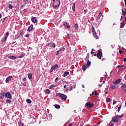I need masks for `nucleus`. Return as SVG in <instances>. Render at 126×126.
<instances>
[{
	"label": "nucleus",
	"instance_id": "obj_8",
	"mask_svg": "<svg viewBox=\"0 0 126 126\" xmlns=\"http://www.w3.org/2000/svg\"><path fill=\"white\" fill-rule=\"evenodd\" d=\"M92 32L95 39H98V36L97 35L96 32H95V30L94 29V27H92Z\"/></svg>",
	"mask_w": 126,
	"mask_h": 126
},
{
	"label": "nucleus",
	"instance_id": "obj_25",
	"mask_svg": "<svg viewBox=\"0 0 126 126\" xmlns=\"http://www.w3.org/2000/svg\"><path fill=\"white\" fill-rule=\"evenodd\" d=\"M54 107L56 108V109H60V108H61V106L59 105V104L54 105Z\"/></svg>",
	"mask_w": 126,
	"mask_h": 126
},
{
	"label": "nucleus",
	"instance_id": "obj_18",
	"mask_svg": "<svg viewBox=\"0 0 126 126\" xmlns=\"http://www.w3.org/2000/svg\"><path fill=\"white\" fill-rule=\"evenodd\" d=\"M24 32V31H21L20 32V35L18 36L17 39H19V38H21L22 36H23V33Z\"/></svg>",
	"mask_w": 126,
	"mask_h": 126
},
{
	"label": "nucleus",
	"instance_id": "obj_44",
	"mask_svg": "<svg viewBox=\"0 0 126 126\" xmlns=\"http://www.w3.org/2000/svg\"><path fill=\"white\" fill-rule=\"evenodd\" d=\"M29 36H30V34H27L25 35V37H27V38H28V37H29Z\"/></svg>",
	"mask_w": 126,
	"mask_h": 126
},
{
	"label": "nucleus",
	"instance_id": "obj_41",
	"mask_svg": "<svg viewBox=\"0 0 126 126\" xmlns=\"http://www.w3.org/2000/svg\"><path fill=\"white\" fill-rule=\"evenodd\" d=\"M24 1L25 2V3L26 4V3H27V2H28V0H24Z\"/></svg>",
	"mask_w": 126,
	"mask_h": 126
},
{
	"label": "nucleus",
	"instance_id": "obj_11",
	"mask_svg": "<svg viewBox=\"0 0 126 126\" xmlns=\"http://www.w3.org/2000/svg\"><path fill=\"white\" fill-rule=\"evenodd\" d=\"M63 25H64V26L68 28V29H69L70 28V26H69L68 23H67V22H63Z\"/></svg>",
	"mask_w": 126,
	"mask_h": 126
},
{
	"label": "nucleus",
	"instance_id": "obj_46",
	"mask_svg": "<svg viewBox=\"0 0 126 126\" xmlns=\"http://www.w3.org/2000/svg\"><path fill=\"white\" fill-rule=\"evenodd\" d=\"M115 104H117V101H116V100L114 101V102L113 103V105H115Z\"/></svg>",
	"mask_w": 126,
	"mask_h": 126
},
{
	"label": "nucleus",
	"instance_id": "obj_34",
	"mask_svg": "<svg viewBox=\"0 0 126 126\" xmlns=\"http://www.w3.org/2000/svg\"><path fill=\"white\" fill-rule=\"evenodd\" d=\"M65 49L63 47H61L60 48L59 51L62 52V51H64Z\"/></svg>",
	"mask_w": 126,
	"mask_h": 126
},
{
	"label": "nucleus",
	"instance_id": "obj_36",
	"mask_svg": "<svg viewBox=\"0 0 126 126\" xmlns=\"http://www.w3.org/2000/svg\"><path fill=\"white\" fill-rule=\"evenodd\" d=\"M106 102H107L108 103H109V102H110V98H109V97L106 98Z\"/></svg>",
	"mask_w": 126,
	"mask_h": 126
},
{
	"label": "nucleus",
	"instance_id": "obj_4",
	"mask_svg": "<svg viewBox=\"0 0 126 126\" xmlns=\"http://www.w3.org/2000/svg\"><path fill=\"white\" fill-rule=\"evenodd\" d=\"M58 68H59V65L56 64L51 67L50 72H53V70H56L58 69Z\"/></svg>",
	"mask_w": 126,
	"mask_h": 126
},
{
	"label": "nucleus",
	"instance_id": "obj_1",
	"mask_svg": "<svg viewBox=\"0 0 126 126\" xmlns=\"http://www.w3.org/2000/svg\"><path fill=\"white\" fill-rule=\"evenodd\" d=\"M53 7L54 9H58L59 8V6L61 5V1L60 0H53Z\"/></svg>",
	"mask_w": 126,
	"mask_h": 126
},
{
	"label": "nucleus",
	"instance_id": "obj_20",
	"mask_svg": "<svg viewBox=\"0 0 126 126\" xmlns=\"http://www.w3.org/2000/svg\"><path fill=\"white\" fill-rule=\"evenodd\" d=\"M121 82V79H118L115 82H114L113 83L114 84H118Z\"/></svg>",
	"mask_w": 126,
	"mask_h": 126
},
{
	"label": "nucleus",
	"instance_id": "obj_27",
	"mask_svg": "<svg viewBox=\"0 0 126 126\" xmlns=\"http://www.w3.org/2000/svg\"><path fill=\"white\" fill-rule=\"evenodd\" d=\"M72 10L74 11L75 10V3H73V4L72 6Z\"/></svg>",
	"mask_w": 126,
	"mask_h": 126
},
{
	"label": "nucleus",
	"instance_id": "obj_23",
	"mask_svg": "<svg viewBox=\"0 0 126 126\" xmlns=\"http://www.w3.org/2000/svg\"><path fill=\"white\" fill-rule=\"evenodd\" d=\"M92 95H95V96H97V95H98V93H97V91H94V92L92 93Z\"/></svg>",
	"mask_w": 126,
	"mask_h": 126
},
{
	"label": "nucleus",
	"instance_id": "obj_10",
	"mask_svg": "<svg viewBox=\"0 0 126 126\" xmlns=\"http://www.w3.org/2000/svg\"><path fill=\"white\" fill-rule=\"evenodd\" d=\"M101 16H102V12H100L98 16L96 18V20L97 21H99V20H100V21H102V19H100V18H101Z\"/></svg>",
	"mask_w": 126,
	"mask_h": 126
},
{
	"label": "nucleus",
	"instance_id": "obj_47",
	"mask_svg": "<svg viewBox=\"0 0 126 126\" xmlns=\"http://www.w3.org/2000/svg\"><path fill=\"white\" fill-rule=\"evenodd\" d=\"M58 80H59V77H57V78L55 79V82H57V81H58Z\"/></svg>",
	"mask_w": 126,
	"mask_h": 126
},
{
	"label": "nucleus",
	"instance_id": "obj_22",
	"mask_svg": "<svg viewBox=\"0 0 126 126\" xmlns=\"http://www.w3.org/2000/svg\"><path fill=\"white\" fill-rule=\"evenodd\" d=\"M68 74H69V72L65 71L63 73V77H65V76H67V75H68Z\"/></svg>",
	"mask_w": 126,
	"mask_h": 126
},
{
	"label": "nucleus",
	"instance_id": "obj_21",
	"mask_svg": "<svg viewBox=\"0 0 126 126\" xmlns=\"http://www.w3.org/2000/svg\"><path fill=\"white\" fill-rule=\"evenodd\" d=\"M56 87H57L56 85L52 84L49 87V89H53V88H56Z\"/></svg>",
	"mask_w": 126,
	"mask_h": 126
},
{
	"label": "nucleus",
	"instance_id": "obj_28",
	"mask_svg": "<svg viewBox=\"0 0 126 126\" xmlns=\"http://www.w3.org/2000/svg\"><path fill=\"white\" fill-rule=\"evenodd\" d=\"M27 103H29V104H31L32 103V101L30 99H27Z\"/></svg>",
	"mask_w": 126,
	"mask_h": 126
},
{
	"label": "nucleus",
	"instance_id": "obj_13",
	"mask_svg": "<svg viewBox=\"0 0 126 126\" xmlns=\"http://www.w3.org/2000/svg\"><path fill=\"white\" fill-rule=\"evenodd\" d=\"M112 120L113 121V122H114V123H118L119 122V119H118V117H117L116 116H115V117H113Z\"/></svg>",
	"mask_w": 126,
	"mask_h": 126
},
{
	"label": "nucleus",
	"instance_id": "obj_54",
	"mask_svg": "<svg viewBox=\"0 0 126 126\" xmlns=\"http://www.w3.org/2000/svg\"><path fill=\"white\" fill-rule=\"evenodd\" d=\"M32 119L33 122H35V119H34V118H32Z\"/></svg>",
	"mask_w": 126,
	"mask_h": 126
},
{
	"label": "nucleus",
	"instance_id": "obj_12",
	"mask_svg": "<svg viewBox=\"0 0 126 126\" xmlns=\"http://www.w3.org/2000/svg\"><path fill=\"white\" fill-rule=\"evenodd\" d=\"M8 59H9V60H16L17 57L10 55L8 56Z\"/></svg>",
	"mask_w": 126,
	"mask_h": 126
},
{
	"label": "nucleus",
	"instance_id": "obj_60",
	"mask_svg": "<svg viewBox=\"0 0 126 126\" xmlns=\"http://www.w3.org/2000/svg\"><path fill=\"white\" fill-rule=\"evenodd\" d=\"M82 88H85V87L84 86V85H82Z\"/></svg>",
	"mask_w": 126,
	"mask_h": 126
},
{
	"label": "nucleus",
	"instance_id": "obj_55",
	"mask_svg": "<svg viewBox=\"0 0 126 126\" xmlns=\"http://www.w3.org/2000/svg\"><path fill=\"white\" fill-rule=\"evenodd\" d=\"M94 52H93V51H91V54H92V55L93 54H94Z\"/></svg>",
	"mask_w": 126,
	"mask_h": 126
},
{
	"label": "nucleus",
	"instance_id": "obj_16",
	"mask_svg": "<svg viewBox=\"0 0 126 126\" xmlns=\"http://www.w3.org/2000/svg\"><path fill=\"white\" fill-rule=\"evenodd\" d=\"M32 21L33 23H37V22H38V20H37L36 17H33L32 18Z\"/></svg>",
	"mask_w": 126,
	"mask_h": 126
},
{
	"label": "nucleus",
	"instance_id": "obj_32",
	"mask_svg": "<svg viewBox=\"0 0 126 126\" xmlns=\"http://www.w3.org/2000/svg\"><path fill=\"white\" fill-rule=\"evenodd\" d=\"M89 55L90 54L89 53H88L87 56H86V58H85V60H86L87 61H88V60H89Z\"/></svg>",
	"mask_w": 126,
	"mask_h": 126
},
{
	"label": "nucleus",
	"instance_id": "obj_5",
	"mask_svg": "<svg viewBox=\"0 0 126 126\" xmlns=\"http://www.w3.org/2000/svg\"><path fill=\"white\" fill-rule=\"evenodd\" d=\"M8 36H9V32H7L5 34V36L4 38H2L1 40L2 42H5L6 41V39H7Z\"/></svg>",
	"mask_w": 126,
	"mask_h": 126
},
{
	"label": "nucleus",
	"instance_id": "obj_3",
	"mask_svg": "<svg viewBox=\"0 0 126 126\" xmlns=\"http://www.w3.org/2000/svg\"><path fill=\"white\" fill-rule=\"evenodd\" d=\"M56 96L60 97V98H62L64 101H66V98L67 97L65 94L60 93L56 94Z\"/></svg>",
	"mask_w": 126,
	"mask_h": 126
},
{
	"label": "nucleus",
	"instance_id": "obj_42",
	"mask_svg": "<svg viewBox=\"0 0 126 126\" xmlns=\"http://www.w3.org/2000/svg\"><path fill=\"white\" fill-rule=\"evenodd\" d=\"M59 54H60V51L59 50L57 51V53L56 54V56H59Z\"/></svg>",
	"mask_w": 126,
	"mask_h": 126
},
{
	"label": "nucleus",
	"instance_id": "obj_38",
	"mask_svg": "<svg viewBox=\"0 0 126 126\" xmlns=\"http://www.w3.org/2000/svg\"><path fill=\"white\" fill-rule=\"evenodd\" d=\"M121 108H122V105H121L120 106H119L118 107V112H120V111L121 110Z\"/></svg>",
	"mask_w": 126,
	"mask_h": 126
},
{
	"label": "nucleus",
	"instance_id": "obj_37",
	"mask_svg": "<svg viewBox=\"0 0 126 126\" xmlns=\"http://www.w3.org/2000/svg\"><path fill=\"white\" fill-rule=\"evenodd\" d=\"M23 57H24V55L22 54L19 56L18 58H20V59H21V58H23Z\"/></svg>",
	"mask_w": 126,
	"mask_h": 126
},
{
	"label": "nucleus",
	"instance_id": "obj_33",
	"mask_svg": "<svg viewBox=\"0 0 126 126\" xmlns=\"http://www.w3.org/2000/svg\"><path fill=\"white\" fill-rule=\"evenodd\" d=\"M45 92L47 94H50V90L47 89L46 90H45Z\"/></svg>",
	"mask_w": 126,
	"mask_h": 126
},
{
	"label": "nucleus",
	"instance_id": "obj_30",
	"mask_svg": "<svg viewBox=\"0 0 126 126\" xmlns=\"http://www.w3.org/2000/svg\"><path fill=\"white\" fill-rule=\"evenodd\" d=\"M75 29L76 30H78V25L77 24H75L74 25Z\"/></svg>",
	"mask_w": 126,
	"mask_h": 126
},
{
	"label": "nucleus",
	"instance_id": "obj_17",
	"mask_svg": "<svg viewBox=\"0 0 126 126\" xmlns=\"http://www.w3.org/2000/svg\"><path fill=\"white\" fill-rule=\"evenodd\" d=\"M32 30H33V25H31L28 29V31L29 32H31Z\"/></svg>",
	"mask_w": 126,
	"mask_h": 126
},
{
	"label": "nucleus",
	"instance_id": "obj_7",
	"mask_svg": "<svg viewBox=\"0 0 126 126\" xmlns=\"http://www.w3.org/2000/svg\"><path fill=\"white\" fill-rule=\"evenodd\" d=\"M5 97L8 98V99H11L12 96H11V94L9 92H7L5 93Z\"/></svg>",
	"mask_w": 126,
	"mask_h": 126
},
{
	"label": "nucleus",
	"instance_id": "obj_9",
	"mask_svg": "<svg viewBox=\"0 0 126 126\" xmlns=\"http://www.w3.org/2000/svg\"><path fill=\"white\" fill-rule=\"evenodd\" d=\"M4 96H5V93L3 91H2L0 94V98L1 99H3Z\"/></svg>",
	"mask_w": 126,
	"mask_h": 126
},
{
	"label": "nucleus",
	"instance_id": "obj_51",
	"mask_svg": "<svg viewBox=\"0 0 126 126\" xmlns=\"http://www.w3.org/2000/svg\"><path fill=\"white\" fill-rule=\"evenodd\" d=\"M122 13H125V14H126V12L124 11V9H122Z\"/></svg>",
	"mask_w": 126,
	"mask_h": 126
},
{
	"label": "nucleus",
	"instance_id": "obj_62",
	"mask_svg": "<svg viewBox=\"0 0 126 126\" xmlns=\"http://www.w3.org/2000/svg\"><path fill=\"white\" fill-rule=\"evenodd\" d=\"M94 57H96V56H97V54H94Z\"/></svg>",
	"mask_w": 126,
	"mask_h": 126
},
{
	"label": "nucleus",
	"instance_id": "obj_24",
	"mask_svg": "<svg viewBox=\"0 0 126 126\" xmlns=\"http://www.w3.org/2000/svg\"><path fill=\"white\" fill-rule=\"evenodd\" d=\"M28 76L30 79H32V73L28 74Z\"/></svg>",
	"mask_w": 126,
	"mask_h": 126
},
{
	"label": "nucleus",
	"instance_id": "obj_40",
	"mask_svg": "<svg viewBox=\"0 0 126 126\" xmlns=\"http://www.w3.org/2000/svg\"><path fill=\"white\" fill-rule=\"evenodd\" d=\"M66 37L67 38V39H70V36L69 35V34H67Z\"/></svg>",
	"mask_w": 126,
	"mask_h": 126
},
{
	"label": "nucleus",
	"instance_id": "obj_29",
	"mask_svg": "<svg viewBox=\"0 0 126 126\" xmlns=\"http://www.w3.org/2000/svg\"><path fill=\"white\" fill-rule=\"evenodd\" d=\"M124 116V115H116V118H117V119H121V118H123V116Z\"/></svg>",
	"mask_w": 126,
	"mask_h": 126
},
{
	"label": "nucleus",
	"instance_id": "obj_64",
	"mask_svg": "<svg viewBox=\"0 0 126 126\" xmlns=\"http://www.w3.org/2000/svg\"><path fill=\"white\" fill-rule=\"evenodd\" d=\"M125 4H126V0H125Z\"/></svg>",
	"mask_w": 126,
	"mask_h": 126
},
{
	"label": "nucleus",
	"instance_id": "obj_14",
	"mask_svg": "<svg viewBox=\"0 0 126 126\" xmlns=\"http://www.w3.org/2000/svg\"><path fill=\"white\" fill-rule=\"evenodd\" d=\"M85 105L87 107H89L90 108L93 107V104H92L90 102H87Z\"/></svg>",
	"mask_w": 126,
	"mask_h": 126
},
{
	"label": "nucleus",
	"instance_id": "obj_15",
	"mask_svg": "<svg viewBox=\"0 0 126 126\" xmlns=\"http://www.w3.org/2000/svg\"><path fill=\"white\" fill-rule=\"evenodd\" d=\"M11 78H12V76H9L7 78H6V83H7L8 82H9V81L11 80Z\"/></svg>",
	"mask_w": 126,
	"mask_h": 126
},
{
	"label": "nucleus",
	"instance_id": "obj_53",
	"mask_svg": "<svg viewBox=\"0 0 126 126\" xmlns=\"http://www.w3.org/2000/svg\"><path fill=\"white\" fill-rule=\"evenodd\" d=\"M124 62H125V63H126V58L124 59Z\"/></svg>",
	"mask_w": 126,
	"mask_h": 126
},
{
	"label": "nucleus",
	"instance_id": "obj_35",
	"mask_svg": "<svg viewBox=\"0 0 126 126\" xmlns=\"http://www.w3.org/2000/svg\"><path fill=\"white\" fill-rule=\"evenodd\" d=\"M13 6L12 5V4H9V9H12Z\"/></svg>",
	"mask_w": 126,
	"mask_h": 126
},
{
	"label": "nucleus",
	"instance_id": "obj_43",
	"mask_svg": "<svg viewBox=\"0 0 126 126\" xmlns=\"http://www.w3.org/2000/svg\"><path fill=\"white\" fill-rule=\"evenodd\" d=\"M22 80L23 81H26V80H27V79H26V78H23Z\"/></svg>",
	"mask_w": 126,
	"mask_h": 126
},
{
	"label": "nucleus",
	"instance_id": "obj_26",
	"mask_svg": "<svg viewBox=\"0 0 126 126\" xmlns=\"http://www.w3.org/2000/svg\"><path fill=\"white\" fill-rule=\"evenodd\" d=\"M125 27V23L124 22L121 23V28H124Z\"/></svg>",
	"mask_w": 126,
	"mask_h": 126
},
{
	"label": "nucleus",
	"instance_id": "obj_2",
	"mask_svg": "<svg viewBox=\"0 0 126 126\" xmlns=\"http://www.w3.org/2000/svg\"><path fill=\"white\" fill-rule=\"evenodd\" d=\"M90 65H91V62H90L89 60H88L87 62V64L86 63H83V65L82 66L83 70L84 71L86 70V69L87 68V67H88V66H90Z\"/></svg>",
	"mask_w": 126,
	"mask_h": 126
},
{
	"label": "nucleus",
	"instance_id": "obj_31",
	"mask_svg": "<svg viewBox=\"0 0 126 126\" xmlns=\"http://www.w3.org/2000/svg\"><path fill=\"white\" fill-rule=\"evenodd\" d=\"M6 103H7L8 104H10V103H11V100H10V99H6Z\"/></svg>",
	"mask_w": 126,
	"mask_h": 126
},
{
	"label": "nucleus",
	"instance_id": "obj_61",
	"mask_svg": "<svg viewBox=\"0 0 126 126\" xmlns=\"http://www.w3.org/2000/svg\"><path fill=\"white\" fill-rule=\"evenodd\" d=\"M64 88H66V85L64 86Z\"/></svg>",
	"mask_w": 126,
	"mask_h": 126
},
{
	"label": "nucleus",
	"instance_id": "obj_48",
	"mask_svg": "<svg viewBox=\"0 0 126 126\" xmlns=\"http://www.w3.org/2000/svg\"><path fill=\"white\" fill-rule=\"evenodd\" d=\"M122 53H123V51L121 49H119V53L122 54Z\"/></svg>",
	"mask_w": 126,
	"mask_h": 126
},
{
	"label": "nucleus",
	"instance_id": "obj_49",
	"mask_svg": "<svg viewBox=\"0 0 126 126\" xmlns=\"http://www.w3.org/2000/svg\"><path fill=\"white\" fill-rule=\"evenodd\" d=\"M23 85H24V86H26V82L23 83Z\"/></svg>",
	"mask_w": 126,
	"mask_h": 126
},
{
	"label": "nucleus",
	"instance_id": "obj_6",
	"mask_svg": "<svg viewBox=\"0 0 126 126\" xmlns=\"http://www.w3.org/2000/svg\"><path fill=\"white\" fill-rule=\"evenodd\" d=\"M102 53L100 51V50L97 51V57L99 60H101L102 59Z\"/></svg>",
	"mask_w": 126,
	"mask_h": 126
},
{
	"label": "nucleus",
	"instance_id": "obj_45",
	"mask_svg": "<svg viewBox=\"0 0 126 126\" xmlns=\"http://www.w3.org/2000/svg\"><path fill=\"white\" fill-rule=\"evenodd\" d=\"M126 86V84H123V85L122 86V87H125Z\"/></svg>",
	"mask_w": 126,
	"mask_h": 126
},
{
	"label": "nucleus",
	"instance_id": "obj_56",
	"mask_svg": "<svg viewBox=\"0 0 126 126\" xmlns=\"http://www.w3.org/2000/svg\"><path fill=\"white\" fill-rule=\"evenodd\" d=\"M121 48V45H119V50H121V49H120Z\"/></svg>",
	"mask_w": 126,
	"mask_h": 126
},
{
	"label": "nucleus",
	"instance_id": "obj_57",
	"mask_svg": "<svg viewBox=\"0 0 126 126\" xmlns=\"http://www.w3.org/2000/svg\"><path fill=\"white\" fill-rule=\"evenodd\" d=\"M109 126H114V124H111L110 125H109Z\"/></svg>",
	"mask_w": 126,
	"mask_h": 126
},
{
	"label": "nucleus",
	"instance_id": "obj_59",
	"mask_svg": "<svg viewBox=\"0 0 126 126\" xmlns=\"http://www.w3.org/2000/svg\"><path fill=\"white\" fill-rule=\"evenodd\" d=\"M72 126V125L71 124H69L68 125V126Z\"/></svg>",
	"mask_w": 126,
	"mask_h": 126
},
{
	"label": "nucleus",
	"instance_id": "obj_52",
	"mask_svg": "<svg viewBox=\"0 0 126 126\" xmlns=\"http://www.w3.org/2000/svg\"><path fill=\"white\" fill-rule=\"evenodd\" d=\"M124 90L125 91H126V87H124V88H123Z\"/></svg>",
	"mask_w": 126,
	"mask_h": 126
},
{
	"label": "nucleus",
	"instance_id": "obj_19",
	"mask_svg": "<svg viewBox=\"0 0 126 126\" xmlns=\"http://www.w3.org/2000/svg\"><path fill=\"white\" fill-rule=\"evenodd\" d=\"M48 45H50V47H53V48H56V44L55 43H48Z\"/></svg>",
	"mask_w": 126,
	"mask_h": 126
},
{
	"label": "nucleus",
	"instance_id": "obj_50",
	"mask_svg": "<svg viewBox=\"0 0 126 126\" xmlns=\"http://www.w3.org/2000/svg\"><path fill=\"white\" fill-rule=\"evenodd\" d=\"M5 19H6V17L3 19L2 21L4 22V21H5Z\"/></svg>",
	"mask_w": 126,
	"mask_h": 126
},
{
	"label": "nucleus",
	"instance_id": "obj_58",
	"mask_svg": "<svg viewBox=\"0 0 126 126\" xmlns=\"http://www.w3.org/2000/svg\"><path fill=\"white\" fill-rule=\"evenodd\" d=\"M2 16H1V14H0V19L1 18Z\"/></svg>",
	"mask_w": 126,
	"mask_h": 126
},
{
	"label": "nucleus",
	"instance_id": "obj_63",
	"mask_svg": "<svg viewBox=\"0 0 126 126\" xmlns=\"http://www.w3.org/2000/svg\"><path fill=\"white\" fill-rule=\"evenodd\" d=\"M70 90H72V87H71Z\"/></svg>",
	"mask_w": 126,
	"mask_h": 126
},
{
	"label": "nucleus",
	"instance_id": "obj_39",
	"mask_svg": "<svg viewBox=\"0 0 126 126\" xmlns=\"http://www.w3.org/2000/svg\"><path fill=\"white\" fill-rule=\"evenodd\" d=\"M111 88H112V89H115V88H116V86H115V85L112 86Z\"/></svg>",
	"mask_w": 126,
	"mask_h": 126
}]
</instances>
